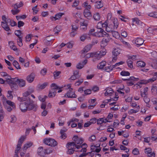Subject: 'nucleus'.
<instances>
[{
	"instance_id": "21",
	"label": "nucleus",
	"mask_w": 157,
	"mask_h": 157,
	"mask_svg": "<svg viewBox=\"0 0 157 157\" xmlns=\"http://www.w3.org/2000/svg\"><path fill=\"white\" fill-rule=\"evenodd\" d=\"M108 20H106L104 23H102L101 21L99 22L97 26V28H99L100 27V26H101V27L103 28L105 27L106 28V27H107L108 25Z\"/></svg>"
},
{
	"instance_id": "2",
	"label": "nucleus",
	"mask_w": 157,
	"mask_h": 157,
	"mask_svg": "<svg viewBox=\"0 0 157 157\" xmlns=\"http://www.w3.org/2000/svg\"><path fill=\"white\" fill-rule=\"evenodd\" d=\"M29 94L28 92H26L23 94V97H18L17 98L18 100L22 102L20 103L19 107L22 112H25L28 110V101H29Z\"/></svg>"
},
{
	"instance_id": "48",
	"label": "nucleus",
	"mask_w": 157,
	"mask_h": 157,
	"mask_svg": "<svg viewBox=\"0 0 157 157\" xmlns=\"http://www.w3.org/2000/svg\"><path fill=\"white\" fill-rule=\"evenodd\" d=\"M14 33L18 37H22L21 36V32L20 30L15 31Z\"/></svg>"
},
{
	"instance_id": "10",
	"label": "nucleus",
	"mask_w": 157,
	"mask_h": 157,
	"mask_svg": "<svg viewBox=\"0 0 157 157\" xmlns=\"http://www.w3.org/2000/svg\"><path fill=\"white\" fill-rule=\"evenodd\" d=\"M122 79L124 81L127 80V85L128 86H132L134 84L133 82V81H137L139 80L138 78H135L133 76H131L129 79H124L123 78Z\"/></svg>"
},
{
	"instance_id": "54",
	"label": "nucleus",
	"mask_w": 157,
	"mask_h": 157,
	"mask_svg": "<svg viewBox=\"0 0 157 157\" xmlns=\"http://www.w3.org/2000/svg\"><path fill=\"white\" fill-rule=\"evenodd\" d=\"M84 67L83 65L82 64L81 62H80L78 63L76 65V68L78 69H82Z\"/></svg>"
},
{
	"instance_id": "62",
	"label": "nucleus",
	"mask_w": 157,
	"mask_h": 157,
	"mask_svg": "<svg viewBox=\"0 0 157 157\" xmlns=\"http://www.w3.org/2000/svg\"><path fill=\"white\" fill-rule=\"evenodd\" d=\"M104 119L102 118H99L97 121L98 124H101L104 123Z\"/></svg>"
},
{
	"instance_id": "46",
	"label": "nucleus",
	"mask_w": 157,
	"mask_h": 157,
	"mask_svg": "<svg viewBox=\"0 0 157 157\" xmlns=\"http://www.w3.org/2000/svg\"><path fill=\"white\" fill-rule=\"evenodd\" d=\"M51 89H53L56 92V90L59 88V87L55 83H52L51 85Z\"/></svg>"
},
{
	"instance_id": "39",
	"label": "nucleus",
	"mask_w": 157,
	"mask_h": 157,
	"mask_svg": "<svg viewBox=\"0 0 157 157\" xmlns=\"http://www.w3.org/2000/svg\"><path fill=\"white\" fill-rule=\"evenodd\" d=\"M127 63L128 67L131 68H132L133 67L132 64V62L130 59H128L127 61Z\"/></svg>"
},
{
	"instance_id": "3",
	"label": "nucleus",
	"mask_w": 157,
	"mask_h": 157,
	"mask_svg": "<svg viewBox=\"0 0 157 157\" xmlns=\"http://www.w3.org/2000/svg\"><path fill=\"white\" fill-rule=\"evenodd\" d=\"M73 140L74 142L69 143V144L71 146H72L73 147L75 146L78 149H80L81 147V145L83 142L82 139L77 136H75L73 137Z\"/></svg>"
},
{
	"instance_id": "6",
	"label": "nucleus",
	"mask_w": 157,
	"mask_h": 157,
	"mask_svg": "<svg viewBox=\"0 0 157 157\" xmlns=\"http://www.w3.org/2000/svg\"><path fill=\"white\" fill-rule=\"evenodd\" d=\"M2 19L4 21L1 22V26L5 30L7 31L10 30V29L7 25V19L5 16H2Z\"/></svg>"
},
{
	"instance_id": "56",
	"label": "nucleus",
	"mask_w": 157,
	"mask_h": 157,
	"mask_svg": "<svg viewBox=\"0 0 157 157\" xmlns=\"http://www.w3.org/2000/svg\"><path fill=\"white\" fill-rule=\"evenodd\" d=\"M83 82L82 79L79 80L78 81L76 82L75 83V86H79Z\"/></svg>"
},
{
	"instance_id": "7",
	"label": "nucleus",
	"mask_w": 157,
	"mask_h": 157,
	"mask_svg": "<svg viewBox=\"0 0 157 157\" xmlns=\"http://www.w3.org/2000/svg\"><path fill=\"white\" fill-rule=\"evenodd\" d=\"M25 136H22L19 139L17 145V148L15 151V153H18V152L21 148V144L25 140Z\"/></svg>"
},
{
	"instance_id": "34",
	"label": "nucleus",
	"mask_w": 157,
	"mask_h": 157,
	"mask_svg": "<svg viewBox=\"0 0 157 157\" xmlns=\"http://www.w3.org/2000/svg\"><path fill=\"white\" fill-rule=\"evenodd\" d=\"M140 108L139 105H138L137 108V109L136 110H134L133 109H131L128 111V113L129 114H130L132 113H136L139 111V109Z\"/></svg>"
},
{
	"instance_id": "61",
	"label": "nucleus",
	"mask_w": 157,
	"mask_h": 157,
	"mask_svg": "<svg viewBox=\"0 0 157 157\" xmlns=\"http://www.w3.org/2000/svg\"><path fill=\"white\" fill-rule=\"evenodd\" d=\"M47 70L46 68H44L40 71V74L43 75H46L47 72Z\"/></svg>"
},
{
	"instance_id": "59",
	"label": "nucleus",
	"mask_w": 157,
	"mask_h": 157,
	"mask_svg": "<svg viewBox=\"0 0 157 157\" xmlns=\"http://www.w3.org/2000/svg\"><path fill=\"white\" fill-rule=\"evenodd\" d=\"M132 153L134 155H137L139 153L138 149L136 148L134 149L132 151Z\"/></svg>"
},
{
	"instance_id": "42",
	"label": "nucleus",
	"mask_w": 157,
	"mask_h": 157,
	"mask_svg": "<svg viewBox=\"0 0 157 157\" xmlns=\"http://www.w3.org/2000/svg\"><path fill=\"white\" fill-rule=\"evenodd\" d=\"M13 65L17 69H20V66L17 61H14L13 62Z\"/></svg>"
},
{
	"instance_id": "16",
	"label": "nucleus",
	"mask_w": 157,
	"mask_h": 157,
	"mask_svg": "<svg viewBox=\"0 0 157 157\" xmlns=\"http://www.w3.org/2000/svg\"><path fill=\"white\" fill-rule=\"evenodd\" d=\"M144 41V40L142 38H137L135 40V43L136 44L137 47H139L143 44Z\"/></svg>"
},
{
	"instance_id": "9",
	"label": "nucleus",
	"mask_w": 157,
	"mask_h": 157,
	"mask_svg": "<svg viewBox=\"0 0 157 157\" xmlns=\"http://www.w3.org/2000/svg\"><path fill=\"white\" fill-rule=\"evenodd\" d=\"M28 110H33L34 111H36L37 107V105L36 104H34L33 103V101L29 98V101H28Z\"/></svg>"
},
{
	"instance_id": "33",
	"label": "nucleus",
	"mask_w": 157,
	"mask_h": 157,
	"mask_svg": "<svg viewBox=\"0 0 157 157\" xmlns=\"http://www.w3.org/2000/svg\"><path fill=\"white\" fill-rule=\"evenodd\" d=\"M114 68L113 67V66H108L106 67L105 68L104 70L107 72H109L113 70V68Z\"/></svg>"
},
{
	"instance_id": "30",
	"label": "nucleus",
	"mask_w": 157,
	"mask_h": 157,
	"mask_svg": "<svg viewBox=\"0 0 157 157\" xmlns=\"http://www.w3.org/2000/svg\"><path fill=\"white\" fill-rule=\"evenodd\" d=\"M7 24L8 23H10V25L12 26H14L17 25V23L13 20L10 18H8L7 19Z\"/></svg>"
},
{
	"instance_id": "35",
	"label": "nucleus",
	"mask_w": 157,
	"mask_h": 157,
	"mask_svg": "<svg viewBox=\"0 0 157 157\" xmlns=\"http://www.w3.org/2000/svg\"><path fill=\"white\" fill-rule=\"evenodd\" d=\"M137 64L138 67H144L145 65V63L142 61H139L137 62Z\"/></svg>"
},
{
	"instance_id": "23",
	"label": "nucleus",
	"mask_w": 157,
	"mask_h": 157,
	"mask_svg": "<svg viewBox=\"0 0 157 157\" xmlns=\"http://www.w3.org/2000/svg\"><path fill=\"white\" fill-rule=\"evenodd\" d=\"M87 147V145L85 144L84 143L83 144H82V145H81V147L80 148H81L80 150H75V151L78 152V151H80V152H85L86 151V148Z\"/></svg>"
},
{
	"instance_id": "19",
	"label": "nucleus",
	"mask_w": 157,
	"mask_h": 157,
	"mask_svg": "<svg viewBox=\"0 0 157 157\" xmlns=\"http://www.w3.org/2000/svg\"><path fill=\"white\" fill-rule=\"evenodd\" d=\"M35 78V75L33 73H31L29 75H28L26 78L27 80L30 83L33 81Z\"/></svg>"
},
{
	"instance_id": "41",
	"label": "nucleus",
	"mask_w": 157,
	"mask_h": 157,
	"mask_svg": "<svg viewBox=\"0 0 157 157\" xmlns=\"http://www.w3.org/2000/svg\"><path fill=\"white\" fill-rule=\"evenodd\" d=\"M151 91L154 94H157V86L155 85H153L152 86Z\"/></svg>"
},
{
	"instance_id": "25",
	"label": "nucleus",
	"mask_w": 157,
	"mask_h": 157,
	"mask_svg": "<svg viewBox=\"0 0 157 157\" xmlns=\"http://www.w3.org/2000/svg\"><path fill=\"white\" fill-rule=\"evenodd\" d=\"M56 93V90L51 89L49 91L48 96L49 98H53L55 96Z\"/></svg>"
},
{
	"instance_id": "13",
	"label": "nucleus",
	"mask_w": 157,
	"mask_h": 157,
	"mask_svg": "<svg viewBox=\"0 0 157 157\" xmlns=\"http://www.w3.org/2000/svg\"><path fill=\"white\" fill-rule=\"evenodd\" d=\"M94 45V43H92V44H90L87 45L81 51L82 52V53H86L90 50V49L92 48V46Z\"/></svg>"
},
{
	"instance_id": "50",
	"label": "nucleus",
	"mask_w": 157,
	"mask_h": 157,
	"mask_svg": "<svg viewBox=\"0 0 157 157\" xmlns=\"http://www.w3.org/2000/svg\"><path fill=\"white\" fill-rule=\"evenodd\" d=\"M9 44L10 45V47L14 51H15L17 49L16 47L13 45V43L12 42H9Z\"/></svg>"
},
{
	"instance_id": "17",
	"label": "nucleus",
	"mask_w": 157,
	"mask_h": 157,
	"mask_svg": "<svg viewBox=\"0 0 157 157\" xmlns=\"http://www.w3.org/2000/svg\"><path fill=\"white\" fill-rule=\"evenodd\" d=\"M83 15L85 17L88 19H90L92 17L91 13L90 11L84 10Z\"/></svg>"
},
{
	"instance_id": "47",
	"label": "nucleus",
	"mask_w": 157,
	"mask_h": 157,
	"mask_svg": "<svg viewBox=\"0 0 157 157\" xmlns=\"http://www.w3.org/2000/svg\"><path fill=\"white\" fill-rule=\"evenodd\" d=\"M78 29V26L76 24H74L72 25V29L73 31H76Z\"/></svg>"
},
{
	"instance_id": "44",
	"label": "nucleus",
	"mask_w": 157,
	"mask_h": 157,
	"mask_svg": "<svg viewBox=\"0 0 157 157\" xmlns=\"http://www.w3.org/2000/svg\"><path fill=\"white\" fill-rule=\"evenodd\" d=\"M148 16L154 18H157V12L151 13L148 14Z\"/></svg>"
},
{
	"instance_id": "38",
	"label": "nucleus",
	"mask_w": 157,
	"mask_h": 157,
	"mask_svg": "<svg viewBox=\"0 0 157 157\" xmlns=\"http://www.w3.org/2000/svg\"><path fill=\"white\" fill-rule=\"evenodd\" d=\"M112 25H108L106 28V31L108 32H111L113 31Z\"/></svg>"
},
{
	"instance_id": "43",
	"label": "nucleus",
	"mask_w": 157,
	"mask_h": 157,
	"mask_svg": "<svg viewBox=\"0 0 157 157\" xmlns=\"http://www.w3.org/2000/svg\"><path fill=\"white\" fill-rule=\"evenodd\" d=\"M121 75L122 76H129L130 74L128 71H122L121 72Z\"/></svg>"
},
{
	"instance_id": "5",
	"label": "nucleus",
	"mask_w": 157,
	"mask_h": 157,
	"mask_svg": "<svg viewBox=\"0 0 157 157\" xmlns=\"http://www.w3.org/2000/svg\"><path fill=\"white\" fill-rule=\"evenodd\" d=\"M103 37L104 38L101 42V47H104L108 44L111 38L109 35L107 33Z\"/></svg>"
},
{
	"instance_id": "27",
	"label": "nucleus",
	"mask_w": 157,
	"mask_h": 157,
	"mask_svg": "<svg viewBox=\"0 0 157 157\" xmlns=\"http://www.w3.org/2000/svg\"><path fill=\"white\" fill-rule=\"evenodd\" d=\"M33 145V143L31 142H28L25 144L24 145L23 149L24 151L29 147H31Z\"/></svg>"
},
{
	"instance_id": "51",
	"label": "nucleus",
	"mask_w": 157,
	"mask_h": 157,
	"mask_svg": "<svg viewBox=\"0 0 157 157\" xmlns=\"http://www.w3.org/2000/svg\"><path fill=\"white\" fill-rule=\"evenodd\" d=\"M63 14V13H60L56 14L55 15L56 18L55 20H58L60 19Z\"/></svg>"
},
{
	"instance_id": "49",
	"label": "nucleus",
	"mask_w": 157,
	"mask_h": 157,
	"mask_svg": "<svg viewBox=\"0 0 157 157\" xmlns=\"http://www.w3.org/2000/svg\"><path fill=\"white\" fill-rule=\"evenodd\" d=\"M11 120L10 122L12 123H15L17 120L16 117L13 115H11Z\"/></svg>"
},
{
	"instance_id": "60",
	"label": "nucleus",
	"mask_w": 157,
	"mask_h": 157,
	"mask_svg": "<svg viewBox=\"0 0 157 157\" xmlns=\"http://www.w3.org/2000/svg\"><path fill=\"white\" fill-rule=\"evenodd\" d=\"M87 37V35L86 34H84L82 36L80 37V40H81L82 41H83L85 40L86 39V38Z\"/></svg>"
},
{
	"instance_id": "45",
	"label": "nucleus",
	"mask_w": 157,
	"mask_h": 157,
	"mask_svg": "<svg viewBox=\"0 0 157 157\" xmlns=\"http://www.w3.org/2000/svg\"><path fill=\"white\" fill-rule=\"evenodd\" d=\"M60 134H61V136L60 137L61 139H64L66 137V134L64 133V131L63 130H61L60 131Z\"/></svg>"
},
{
	"instance_id": "12",
	"label": "nucleus",
	"mask_w": 157,
	"mask_h": 157,
	"mask_svg": "<svg viewBox=\"0 0 157 157\" xmlns=\"http://www.w3.org/2000/svg\"><path fill=\"white\" fill-rule=\"evenodd\" d=\"M96 59H100L102 56L105 55L106 53V50L105 49H103L99 52H96Z\"/></svg>"
},
{
	"instance_id": "28",
	"label": "nucleus",
	"mask_w": 157,
	"mask_h": 157,
	"mask_svg": "<svg viewBox=\"0 0 157 157\" xmlns=\"http://www.w3.org/2000/svg\"><path fill=\"white\" fill-rule=\"evenodd\" d=\"M106 63V62L104 61H102L100 62L99 64L97 66V68L98 69H102L105 66Z\"/></svg>"
},
{
	"instance_id": "26",
	"label": "nucleus",
	"mask_w": 157,
	"mask_h": 157,
	"mask_svg": "<svg viewBox=\"0 0 157 157\" xmlns=\"http://www.w3.org/2000/svg\"><path fill=\"white\" fill-rule=\"evenodd\" d=\"M45 150H43L42 147H39L37 150V153L40 156H44L45 155Z\"/></svg>"
},
{
	"instance_id": "40",
	"label": "nucleus",
	"mask_w": 157,
	"mask_h": 157,
	"mask_svg": "<svg viewBox=\"0 0 157 157\" xmlns=\"http://www.w3.org/2000/svg\"><path fill=\"white\" fill-rule=\"evenodd\" d=\"M22 37H18L17 39V41L18 43V45L21 47L22 46L23 44L22 43Z\"/></svg>"
},
{
	"instance_id": "52",
	"label": "nucleus",
	"mask_w": 157,
	"mask_h": 157,
	"mask_svg": "<svg viewBox=\"0 0 157 157\" xmlns=\"http://www.w3.org/2000/svg\"><path fill=\"white\" fill-rule=\"evenodd\" d=\"M96 139V136L94 135H92L89 138V140L90 142H93Z\"/></svg>"
},
{
	"instance_id": "29",
	"label": "nucleus",
	"mask_w": 157,
	"mask_h": 157,
	"mask_svg": "<svg viewBox=\"0 0 157 157\" xmlns=\"http://www.w3.org/2000/svg\"><path fill=\"white\" fill-rule=\"evenodd\" d=\"M83 5L85 8L84 10H86L87 11H90L91 8V6L90 5H89L88 3L86 2H85L83 3Z\"/></svg>"
},
{
	"instance_id": "18",
	"label": "nucleus",
	"mask_w": 157,
	"mask_h": 157,
	"mask_svg": "<svg viewBox=\"0 0 157 157\" xmlns=\"http://www.w3.org/2000/svg\"><path fill=\"white\" fill-rule=\"evenodd\" d=\"M105 90L106 92L105 93V96L109 95V96H111L112 95V94L113 93V91L112 89L111 88H107Z\"/></svg>"
},
{
	"instance_id": "32",
	"label": "nucleus",
	"mask_w": 157,
	"mask_h": 157,
	"mask_svg": "<svg viewBox=\"0 0 157 157\" xmlns=\"http://www.w3.org/2000/svg\"><path fill=\"white\" fill-rule=\"evenodd\" d=\"M111 32L113 36L116 38H117L119 37V33L113 30Z\"/></svg>"
},
{
	"instance_id": "8",
	"label": "nucleus",
	"mask_w": 157,
	"mask_h": 157,
	"mask_svg": "<svg viewBox=\"0 0 157 157\" xmlns=\"http://www.w3.org/2000/svg\"><path fill=\"white\" fill-rule=\"evenodd\" d=\"M98 28L99 29V30L97 32L94 33V34L95 36L98 37H103L107 34V33L104 31L100 27Z\"/></svg>"
},
{
	"instance_id": "57",
	"label": "nucleus",
	"mask_w": 157,
	"mask_h": 157,
	"mask_svg": "<svg viewBox=\"0 0 157 157\" xmlns=\"http://www.w3.org/2000/svg\"><path fill=\"white\" fill-rule=\"evenodd\" d=\"M11 11L13 15H16L19 13L20 10L18 9L12 10Z\"/></svg>"
},
{
	"instance_id": "58",
	"label": "nucleus",
	"mask_w": 157,
	"mask_h": 157,
	"mask_svg": "<svg viewBox=\"0 0 157 157\" xmlns=\"http://www.w3.org/2000/svg\"><path fill=\"white\" fill-rule=\"evenodd\" d=\"M84 94L86 95L90 94L91 93V90L90 89H87L84 91Z\"/></svg>"
},
{
	"instance_id": "37",
	"label": "nucleus",
	"mask_w": 157,
	"mask_h": 157,
	"mask_svg": "<svg viewBox=\"0 0 157 157\" xmlns=\"http://www.w3.org/2000/svg\"><path fill=\"white\" fill-rule=\"evenodd\" d=\"M95 20L99 21L100 19V16L99 13H96L93 16Z\"/></svg>"
},
{
	"instance_id": "64",
	"label": "nucleus",
	"mask_w": 157,
	"mask_h": 157,
	"mask_svg": "<svg viewBox=\"0 0 157 157\" xmlns=\"http://www.w3.org/2000/svg\"><path fill=\"white\" fill-rule=\"evenodd\" d=\"M6 103L8 105L12 107H14L15 106L14 103L11 101L9 100L7 101Z\"/></svg>"
},
{
	"instance_id": "20",
	"label": "nucleus",
	"mask_w": 157,
	"mask_h": 157,
	"mask_svg": "<svg viewBox=\"0 0 157 157\" xmlns=\"http://www.w3.org/2000/svg\"><path fill=\"white\" fill-rule=\"evenodd\" d=\"M95 155L94 151H92L91 152L86 153H82L79 155V157H85L87 155H89L91 157Z\"/></svg>"
},
{
	"instance_id": "63",
	"label": "nucleus",
	"mask_w": 157,
	"mask_h": 157,
	"mask_svg": "<svg viewBox=\"0 0 157 157\" xmlns=\"http://www.w3.org/2000/svg\"><path fill=\"white\" fill-rule=\"evenodd\" d=\"M128 59L130 60V59H132V60H135L137 59V56L133 55L132 56H128Z\"/></svg>"
},
{
	"instance_id": "14",
	"label": "nucleus",
	"mask_w": 157,
	"mask_h": 157,
	"mask_svg": "<svg viewBox=\"0 0 157 157\" xmlns=\"http://www.w3.org/2000/svg\"><path fill=\"white\" fill-rule=\"evenodd\" d=\"M72 88L69 89V91L67 93V97L69 98H76L77 96L75 93L72 91Z\"/></svg>"
},
{
	"instance_id": "1",
	"label": "nucleus",
	"mask_w": 157,
	"mask_h": 157,
	"mask_svg": "<svg viewBox=\"0 0 157 157\" xmlns=\"http://www.w3.org/2000/svg\"><path fill=\"white\" fill-rule=\"evenodd\" d=\"M10 78L6 79V82L9 85L12 90H16L18 88L17 84L20 87H23L25 85V81L22 79H19L17 78Z\"/></svg>"
},
{
	"instance_id": "24",
	"label": "nucleus",
	"mask_w": 157,
	"mask_h": 157,
	"mask_svg": "<svg viewBox=\"0 0 157 157\" xmlns=\"http://www.w3.org/2000/svg\"><path fill=\"white\" fill-rule=\"evenodd\" d=\"M96 55L95 52H91L86 54L85 57L86 58H89L90 57H94L96 58Z\"/></svg>"
},
{
	"instance_id": "31",
	"label": "nucleus",
	"mask_w": 157,
	"mask_h": 157,
	"mask_svg": "<svg viewBox=\"0 0 157 157\" xmlns=\"http://www.w3.org/2000/svg\"><path fill=\"white\" fill-rule=\"evenodd\" d=\"M95 7L98 9H100L103 6V4L101 1L97 2L95 5Z\"/></svg>"
},
{
	"instance_id": "36",
	"label": "nucleus",
	"mask_w": 157,
	"mask_h": 157,
	"mask_svg": "<svg viewBox=\"0 0 157 157\" xmlns=\"http://www.w3.org/2000/svg\"><path fill=\"white\" fill-rule=\"evenodd\" d=\"M157 79V76H155L147 80V83H152Z\"/></svg>"
},
{
	"instance_id": "15",
	"label": "nucleus",
	"mask_w": 157,
	"mask_h": 157,
	"mask_svg": "<svg viewBox=\"0 0 157 157\" xmlns=\"http://www.w3.org/2000/svg\"><path fill=\"white\" fill-rule=\"evenodd\" d=\"M67 147L68 148V150L67 151V153L68 154L71 155L72 154L74 151H75V150H74V149H75V146L73 147L72 146H71L70 144H69V143L67 144Z\"/></svg>"
},
{
	"instance_id": "55",
	"label": "nucleus",
	"mask_w": 157,
	"mask_h": 157,
	"mask_svg": "<svg viewBox=\"0 0 157 157\" xmlns=\"http://www.w3.org/2000/svg\"><path fill=\"white\" fill-rule=\"evenodd\" d=\"M113 28L114 29H117L118 25V24L117 21H116L115 20L114 21H113Z\"/></svg>"
},
{
	"instance_id": "53",
	"label": "nucleus",
	"mask_w": 157,
	"mask_h": 157,
	"mask_svg": "<svg viewBox=\"0 0 157 157\" xmlns=\"http://www.w3.org/2000/svg\"><path fill=\"white\" fill-rule=\"evenodd\" d=\"M48 83L47 82H45L42 85H40L39 87V88L41 89H43L47 86Z\"/></svg>"
},
{
	"instance_id": "22",
	"label": "nucleus",
	"mask_w": 157,
	"mask_h": 157,
	"mask_svg": "<svg viewBox=\"0 0 157 157\" xmlns=\"http://www.w3.org/2000/svg\"><path fill=\"white\" fill-rule=\"evenodd\" d=\"M132 21L133 22H135L138 25L143 26L144 25V23L142 22L136 17L133 18Z\"/></svg>"
},
{
	"instance_id": "11",
	"label": "nucleus",
	"mask_w": 157,
	"mask_h": 157,
	"mask_svg": "<svg viewBox=\"0 0 157 157\" xmlns=\"http://www.w3.org/2000/svg\"><path fill=\"white\" fill-rule=\"evenodd\" d=\"M121 52V50L119 48H115L112 51L113 55L114 56L113 58V61H116L117 59V56H118Z\"/></svg>"
},
{
	"instance_id": "4",
	"label": "nucleus",
	"mask_w": 157,
	"mask_h": 157,
	"mask_svg": "<svg viewBox=\"0 0 157 157\" xmlns=\"http://www.w3.org/2000/svg\"><path fill=\"white\" fill-rule=\"evenodd\" d=\"M44 143L49 146L54 147L57 145V142L54 139L51 138H46L44 140Z\"/></svg>"
}]
</instances>
